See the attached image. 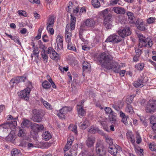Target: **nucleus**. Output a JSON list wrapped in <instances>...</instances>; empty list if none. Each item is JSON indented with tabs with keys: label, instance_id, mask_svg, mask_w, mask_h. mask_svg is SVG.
Masks as SVG:
<instances>
[{
	"label": "nucleus",
	"instance_id": "48",
	"mask_svg": "<svg viewBox=\"0 0 156 156\" xmlns=\"http://www.w3.org/2000/svg\"><path fill=\"white\" fill-rule=\"evenodd\" d=\"M111 115V116L110 117V121L115 124L116 121L115 116L114 115V113L113 115Z\"/></svg>",
	"mask_w": 156,
	"mask_h": 156
},
{
	"label": "nucleus",
	"instance_id": "43",
	"mask_svg": "<svg viewBox=\"0 0 156 156\" xmlns=\"http://www.w3.org/2000/svg\"><path fill=\"white\" fill-rule=\"evenodd\" d=\"M98 129L94 127H91L89 129L88 132L94 134L98 130Z\"/></svg>",
	"mask_w": 156,
	"mask_h": 156
},
{
	"label": "nucleus",
	"instance_id": "20",
	"mask_svg": "<svg viewBox=\"0 0 156 156\" xmlns=\"http://www.w3.org/2000/svg\"><path fill=\"white\" fill-rule=\"evenodd\" d=\"M70 16V28L71 30H73L75 29L76 18L72 14H71Z\"/></svg>",
	"mask_w": 156,
	"mask_h": 156
},
{
	"label": "nucleus",
	"instance_id": "57",
	"mask_svg": "<svg viewBox=\"0 0 156 156\" xmlns=\"http://www.w3.org/2000/svg\"><path fill=\"white\" fill-rule=\"evenodd\" d=\"M149 148L151 151H154L156 150V146L153 144H150Z\"/></svg>",
	"mask_w": 156,
	"mask_h": 156
},
{
	"label": "nucleus",
	"instance_id": "28",
	"mask_svg": "<svg viewBox=\"0 0 156 156\" xmlns=\"http://www.w3.org/2000/svg\"><path fill=\"white\" fill-rule=\"evenodd\" d=\"M9 123V128L11 129H14L17 126V122L16 120L8 122Z\"/></svg>",
	"mask_w": 156,
	"mask_h": 156
},
{
	"label": "nucleus",
	"instance_id": "25",
	"mask_svg": "<svg viewBox=\"0 0 156 156\" xmlns=\"http://www.w3.org/2000/svg\"><path fill=\"white\" fill-rule=\"evenodd\" d=\"M30 126V122L28 120L24 119L21 124V126L22 128L25 127H28Z\"/></svg>",
	"mask_w": 156,
	"mask_h": 156
},
{
	"label": "nucleus",
	"instance_id": "29",
	"mask_svg": "<svg viewBox=\"0 0 156 156\" xmlns=\"http://www.w3.org/2000/svg\"><path fill=\"white\" fill-rule=\"evenodd\" d=\"M41 101L43 103V105L47 109L50 110L52 109L51 105L48 102L45 101L42 99L41 100Z\"/></svg>",
	"mask_w": 156,
	"mask_h": 156
},
{
	"label": "nucleus",
	"instance_id": "60",
	"mask_svg": "<svg viewBox=\"0 0 156 156\" xmlns=\"http://www.w3.org/2000/svg\"><path fill=\"white\" fill-rule=\"evenodd\" d=\"M48 37L46 34H45L42 36V39L43 41L44 42H47L49 41V40L47 39Z\"/></svg>",
	"mask_w": 156,
	"mask_h": 156
},
{
	"label": "nucleus",
	"instance_id": "56",
	"mask_svg": "<svg viewBox=\"0 0 156 156\" xmlns=\"http://www.w3.org/2000/svg\"><path fill=\"white\" fill-rule=\"evenodd\" d=\"M27 145L28 149H31L34 147H36L35 146V144L32 143H28L27 144Z\"/></svg>",
	"mask_w": 156,
	"mask_h": 156
},
{
	"label": "nucleus",
	"instance_id": "33",
	"mask_svg": "<svg viewBox=\"0 0 156 156\" xmlns=\"http://www.w3.org/2000/svg\"><path fill=\"white\" fill-rule=\"evenodd\" d=\"M12 156H20V151L15 148L13 149L12 151Z\"/></svg>",
	"mask_w": 156,
	"mask_h": 156
},
{
	"label": "nucleus",
	"instance_id": "31",
	"mask_svg": "<svg viewBox=\"0 0 156 156\" xmlns=\"http://www.w3.org/2000/svg\"><path fill=\"white\" fill-rule=\"evenodd\" d=\"M52 56L51 58L54 60H58L59 58V55L54 50H52Z\"/></svg>",
	"mask_w": 156,
	"mask_h": 156
},
{
	"label": "nucleus",
	"instance_id": "53",
	"mask_svg": "<svg viewBox=\"0 0 156 156\" xmlns=\"http://www.w3.org/2000/svg\"><path fill=\"white\" fill-rule=\"evenodd\" d=\"M66 114L65 113H64V110L63 109V108L62 109H60L59 110V113H58L57 115L58 116L60 117L61 115L64 116Z\"/></svg>",
	"mask_w": 156,
	"mask_h": 156
},
{
	"label": "nucleus",
	"instance_id": "9",
	"mask_svg": "<svg viewBox=\"0 0 156 156\" xmlns=\"http://www.w3.org/2000/svg\"><path fill=\"white\" fill-rule=\"evenodd\" d=\"M122 40V38L115 34L111 35L106 39L105 41L112 42L114 43H118Z\"/></svg>",
	"mask_w": 156,
	"mask_h": 156
},
{
	"label": "nucleus",
	"instance_id": "7",
	"mask_svg": "<svg viewBox=\"0 0 156 156\" xmlns=\"http://www.w3.org/2000/svg\"><path fill=\"white\" fill-rule=\"evenodd\" d=\"M33 114L31 119L35 122H39L41 121L42 118L41 114L39 111L37 109H34L32 110Z\"/></svg>",
	"mask_w": 156,
	"mask_h": 156
},
{
	"label": "nucleus",
	"instance_id": "24",
	"mask_svg": "<svg viewBox=\"0 0 156 156\" xmlns=\"http://www.w3.org/2000/svg\"><path fill=\"white\" fill-rule=\"evenodd\" d=\"M120 115L122 118V122L126 124L127 123V118H128V116H126L125 114L122 111L120 112Z\"/></svg>",
	"mask_w": 156,
	"mask_h": 156
},
{
	"label": "nucleus",
	"instance_id": "16",
	"mask_svg": "<svg viewBox=\"0 0 156 156\" xmlns=\"http://www.w3.org/2000/svg\"><path fill=\"white\" fill-rule=\"evenodd\" d=\"M86 26L88 27H94L95 26V22L92 19H87L85 22Z\"/></svg>",
	"mask_w": 156,
	"mask_h": 156
},
{
	"label": "nucleus",
	"instance_id": "45",
	"mask_svg": "<svg viewBox=\"0 0 156 156\" xmlns=\"http://www.w3.org/2000/svg\"><path fill=\"white\" fill-rule=\"evenodd\" d=\"M138 29L141 30H144L145 28L144 27V24L143 22L140 23L137 26Z\"/></svg>",
	"mask_w": 156,
	"mask_h": 156
},
{
	"label": "nucleus",
	"instance_id": "63",
	"mask_svg": "<svg viewBox=\"0 0 156 156\" xmlns=\"http://www.w3.org/2000/svg\"><path fill=\"white\" fill-rule=\"evenodd\" d=\"M12 40H14V41L16 42H17L19 44L21 45V43L18 38L16 37H14Z\"/></svg>",
	"mask_w": 156,
	"mask_h": 156
},
{
	"label": "nucleus",
	"instance_id": "10",
	"mask_svg": "<svg viewBox=\"0 0 156 156\" xmlns=\"http://www.w3.org/2000/svg\"><path fill=\"white\" fill-rule=\"evenodd\" d=\"M117 32L120 37L122 38L129 36L131 34L130 29L129 27H125L123 29L120 30Z\"/></svg>",
	"mask_w": 156,
	"mask_h": 156
},
{
	"label": "nucleus",
	"instance_id": "41",
	"mask_svg": "<svg viewBox=\"0 0 156 156\" xmlns=\"http://www.w3.org/2000/svg\"><path fill=\"white\" fill-rule=\"evenodd\" d=\"M42 87L45 89H48L51 87V85L46 80L44 81L42 83Z\"/></svg>",
	"mask_w": 156,
	"mask_h": 156
},
{
	"label": "nucleus",
	"instance_id": "59",
	"mask_svg": "<svg viewBox=\"0 0 156 156\" xmlns=\"http://www.w3.org/2000/svg\"><path fill=\"white\" fill-rule=\"evenodd\" d=\"M3 128H4V129H9V123L8 122H6L3 124Z\"/></svg>",
	"mask_w": 156,
	"mask_h": 156
},
{
	"label": "nucleus",
	"instance_id": "15",
	"mask_svg": "<svg viewBox=\"0 0 156 156\" xmlns=\"http://www.w3.org/2000/svg\"><path fill=\"white\" fill-rule=\"evenodd\" d=\"M112 10L116 13L120 14H123L126 12V10L123 8L120 7H114Z\"/></svg>",
	"mask_w": 156,
	"mask_h": 156
},
{
	"label": "nucleus",
	"instance_id": "21",
	"mask_svg": "<svg viewBox=\"0 0 156 156\" xmlns=\"http://www.w3.org/2000/svg\"><path fill=\"white\" fill-rule=\"evenodd\" d=\"M19 81V76H18L10 80V82L11 87H13L15 86H16V84L20 82Z\"/></svg>",
	"mask_w": 156,
	"mask_h": 156
},
{
	"label": "nucleus",
	"instance_id": "26",
	"mask_svg": "<svg viewBox=\"0 0 156 156\" xmlns=\"http://www.w3.org/2000/svg\"><path fill=\"white\" fill-rule=\"evenodd\" d=\"M71 36L72 34L71 33L69 32L66 27L65 32V38L66 42L70 41Z\"/></svg>",
	"mask_w": 156,
	"mask_h": 156
},
{
	"label": "nucleus",
	"instance_id": "58",
	"mask_svg": "<svg viewBox=\"0 0 156 156\" xmlns=\"http://www.w3.org/2000/svg\"><path fill=\"white\" fill-rule=\"evenodd\" d=\"M100 123L101 125L107 131V130L106 129V127L107 126V124L105 122H103L102 121H100Z\"/></svg>",
	"mask_w": 156,
	"mask_h": 156
},
{
	"label": "nucleus",
	"instance_id": "35",
	"mask_svg": "<svg viewBox=\"0 0 156 156\" xmlns=\"http://www.w3.org/2000/svg\"><path fill=\"white\" fill-rule=\"evenodd\" d=\"M68 9L67 11L69 12H71V11L75 8V7L73 5L72 2H70L68 4Z\"/></svg>",
	"mask_w": 156,
	"mask_h": 156
},
{
	"label": "nucleus",
	"instance_id": "5",
	"mask_svg": "<svg viewBox=\"0 0 156 156\" xmlns=\"http://www.w3.org/2000/svg\"><path fill=\"white\" fill-rule=\"evenodd\" d=\"M96 150L97 154L99 156H104L106 151L102 142L99 140L97 142L96 145Z\"/></svg>",
	"mask_w": 156,
	"mask_h": 156
},
{
	"label": "nucleus",
	"instance_id": "3",
	"mask_svg": "<svg viewBox=\"0 0 156 156\" xmlns=\"http://www.w3.org/2000/svg\"><path fill=\"white\" fill-rule=\"evenodd\" d=\"M139 38V47L141 48L143 47H147V45L150 47H151L153 44L152 40L150 37H146L142 34H140L138 36Z\"/></svg>",
	"mask_w": 156,
	"mask_h": 156
},
{
	"label": "nucleus",
	"instance_id": "4",
	"mask_svg": "<svg viewBox=\"0 0 156 156\" xmlns=\"http://www.w3.org/2000/svg\"><path fill=\"white\" fill-rule=\"evenodd\" d=\"M121 151V147L117 145H112L108 147V152L114 156H120L119 152Z\"/></svg>",
	"mask_w": 156,
	"mask_h": 156
},
{
	"label": "nucleus",
	"instance_id": "54",
	"mask_svg": "<svg viewBox=\"0 0 156 156\" xmlns=\"http://www.w3.org/2000/svg\"><path fill=\"white\" fill-rule=\"evenodd\" d=\"M155 20V18L150 17L147 19V21L148 23H152L154 22Z\"/></svg>",
	"mask_w": 156,
	"mask_h": 156
},
{
	"label": "nucleus",
	"instance_id": "14",
	"mask_svg": "<svg viewBox=\"0 0 156 156\" xmlns=\"http://www.w3.org/2000/svg\"><path fill=\"white\" fill-rule=\"evenodd\" d=\"M54 23V17L53 16H50L47 20V30H48L49 27H52Z\"/></svg>",
	"mask_w": 156,
	"mask_h": 156
},
{
	"label": "nucleus",
	"instance_id": "42",
	"mask_svg": "<svg viewBox=\"0 0 156 156\" xmlns=\"http://www.w3.org/2000/svg\"><path fill=\"white\" fill-rule=\"evenodd\" d=\"M144 66V64L140 63L136 65L135 67L138 70H141L143 69Z\"/></svg>",
	"mask_w": 156,
	"mask_h": 156
},
{
	"label": "nucleus",
	"instance_id": "22",
	"mask_svg": "<svg viewBox=\"0 0 156 156\" xmlns=\"http://www.w3.org/2000/svg\"><path fill=\"white\" fill-rule=\"evenodd\" d=\"M90 64L87 62H84L83 63V72H88L90 69Z\"/></svg>",
	"mask_w": 156,
	"mask_h": 156
},
{
	"label": "nucleus",
	"instance_id": "36",
	"mask_svg": "<svg viewBox=\"0 0 156 156\" xmlns=\"http://www.w3.org/2000/svg\"><path fill=\"white\" fill-rule=\"evenodd\" d=\"M39 53V51L38 48L37 47L34 48L33 53L31 55V57L32 58H33V55H36L38 57L39 56V55H38Z\"/></svg>",
	"mask_w": 156,
	"mask_h": 156
},
{
	"label": "nucleus",
	"instance_id": "11",
	"mask_svg": "<svg viewBox=\"0 0 156 156\" xmlns=\"http://www.w3.org/2000/svg\"><path fill=\"white\" fill-rule=\"evenodd\" d=\"M95 141V138L93 136H89L87 137L85 142L86 145L88 147H92Z\"/></svg>",
	"mask_w": 156,
	"mask_h": 156
},
{
	"label": "nucleus",
	"instance_id": "52",
	"mask_svg": "<svg viewBox=\"0 0 156 156\" xmlns=\"http://www.w3.org/2000/svg\"><path fill=\"white\" fill-rule=\"evenodd\" d=\"M18 13L20 16H23L25 17L27 16V12L23 11H19Z\"/></svg>",
	"mask_w": 156,
	"mask_h": 156
},
{
	"label": "nucleus",
	"instance_id": "32",
	"mask_svg": "<svg viewBox=\"0 0 156 156\" xmlns=\"http://www.w3.org/2000/svg\"><path fill=\"white\" fill-rule=\"evenodd\" d=\"M91 3L92 5L95 8H98L100 6V4L98 0H92Z\"/></svg>",
	"mask_w": 156,
	"mask_h": 156
},
{
	"label": "nucleus",
	"instance_id": "37",
	"mask_svg": "<svg viewBox=\"0 0 156 156\" xmlns=\"http://www.w3.org/2000/svg\"><path fill=\"white\" fill-rule=\"evenodd\" d=\"M41 54L42 56V57L44 60V62L45 63H46L48 62V57L45 53V51H42Z\"/></svg>",
	"mask_w": 156,
	"mask_h": 156
},
{
	"label": "nucleus",
	"instance_id": "50",
	"mask_svg": "<svg viewBox=\"0 0 156 156\" xmlns=\"http://www.w3.org/2000/svg\"><path fill=\"white\" fill-rule=\"evenodd\" d=\"M39 48H40L42 49V51H45V47L44 45L42 44V43L41 41H39Z\"/></svg>",
	"mask_w": 156,
	"mask_h": 156
},
{
	"label": "nucleus",
	"instance_id": "34",
	"mask_svg": "<svg viewBox=\"0 0 156 156\" xmlns=\"http://www.w3.org/2000/svg\"><path fill=\"white\" fill-rule=\"evenodd\" d=\"M22 128H20V130L17 135L20 137H23L26 135L25 130Z\"/></svg>",
	"mask_w": 156,
	"mask_h": 156
},
{
	"label": "nucleus",
	"instance_id": "44",
	"mask_svg": "<svg viewBox=\"0 0 156 156\" xmlns=\"http://www.w3.org/2000/svg\"><path fill=\"white\" fill-rule=\"evenodd\" d=\"M105 110L106 113L109 114L111 115H113L114 113V112L109 107H106Z\"/></svg>",
	"mask_w": 156,
	"mask_h": 156
},
{
	"label": "nucleus",
	"instance_id": "61",
	"mask_svg": "<svg viewBox=\"0 0 156 156\" xmlns=\"http://www.w3.org/2000/svg\"><path fill=\"white\" fill-rule=\"evenodd\" d=\"M28 1L32 3H36V4H39L40 3V1L39 0H28Z\"/></svg>",
	"mask_w": 156,
	"mask_h": 156
},
{
	"label": "nucleus",
	"instance_id": "23",
	"mask_svg": "<svg viewBox=\"0 0 156 156\" xmlns=\"http://www.w3.org/2000/svg\"><path fill=\"white\" fill-rule=\"evenodd\" d=\"M8 141L13 142L15 139V135L14 131H11L7 137Z\"/></svg>",
	"mask_w": 156,
	"mask_h": 156
},
{
	"label": "nucleus",
	"instance_id": "12",
	"mask_svg": "<svg viewBox=\"0 0 156 156\" xmlns=\"http://www.w3.org/2000/svg\"><path fill=\"white\" fill-rule=\"evenodd\" d=\"M63 37L60 36H58L57 37L56 42L58 46V50H60L63 48Z\"/></svg>",
	"mask_w": 156,
	"mask_h": 156
},
{
	"label": "nucleus",
	"instance_id": "1",
	"mask_svg": "<svg viewBox=\"0 0 156 156\" xmlns=\"http://www.w3.org/2000/svg\"><path fill=\"white\" fill-rule=\"evenodd\" d=\"M113 57L109 53L104 52L101 53L98 59L101 66L106 69L113 70L116 73H119L121 76H123L126 72L125 70L121 71L118 63L113 61Z\"/></svg>",
	"mask_w": 156,
	"mask_h": 156
},
{
	"label": "nucleus",
	"instance_id": "64",
	"mask_svg": "<svg viewBox=\"0 0 156 156\" xmlns=\"http://www.w3.org/2000/svg\"><path fill=\"white\" fill-rule=\"evenodd\" d=\"M126 136L128 139H129L133 135L132 133L131 132L127 133L126 134Z\"/></svg>",
	"mask_w": 156,
	"mask_h": 156
},
{
	"label": "nucleus",
	"instance_id": "2",
	"mask_svg": "<svg viewBox=\"0 0 156 156\" xmlns=\"http://www.w3.org/2000/svg\"><path fill=\"white\" fill-rule=\"evenodd\" d=\"M101 13L104 19V25L106 29H111L112 27V17L111 14L109 12L108 9L102 11Z\"/></svg>",
	"mask_w": 156,
	"mask_h": 156
},
{
	"label": "nucleus",
	"instance_id": "51",
	"mask_svg": "<svg viewBox=\"0 0 156 156\" xmlns=\"http://www.w3.org/2000/svg\"><path fill=\"white\" fill-rule=\"evenodd\" d=\"M64 110V113L66 114L68 112L72 110V108L71 107H65L63 108Z\"/></svg>",
	"mask_w": 156,
	"mask_h": 156
},
{
	"label": "nucleus",
	"instance_id": "30",
	"mask_svg": "<svg viewBox=\"0 0 156 156\" xmlns=\"http://www.w3.org/2000/svg\"><path fill=\"white\" fill-rule=\"evenodd\" d=\"M89 124L88 120H85L82 124L80 125V127L81 129H85L88 126Z\"/></svg>",
	"mask_w": 156,
	"mask_h": 156
},
{
	"label": "nucleus",
	"instance_id": "55",
	"mask_svg": "<svg viewBox=\"0 0 156 156\" xmlns=\"http://www.w3.org/2000/svg\"><path fill=\"white\" fill-rule=\"evenodd\" d=\"M135 52L136 53V55H137L138 56H140L142 53L141 50L139 49H135Z\"/></svg>",
	"mask_w": 156,
	"mask_h": 156
},
{
	"label": "nucleus",
	"instance_id": "18",
	"mask_svg": "<svg viewBox=\"0 0 156 156\" xmlns=\"http://www.w3.org/2000/svg\"><path fill=\"white\" fill-rule=\"evenodd\" d=\"M83 106L82 105H77V110L78 112V114L79 116H83L84 115L86 114V112L83 108Z\"/></svg>",
	"mask_w": 156,
	"mask_h": 156
},
{
	"label": "nucleus",
	"instance_id": "8",
	"mask_svg": "<svg viewBox=\"0 0 156 156\" xmlns=\"http://www.w3.org/2000/svg\"><path fill=\"white\" fill-rule=\"evenodd\" d=\"M30 89L29 87H27L24 90H22L19 93L18 95L24 100L27 101L29 99V94L30 91Z\"/></svg>",
	"mask_w": 156,
	"mask_h": 156
},
{
	"label": "nucleus",
	"instance_id": "47",
	"mask_svg": "<svg viewBox=\"0 0 156 156\" xmlns=\"http://www.w3.org/2000/svg\"><path fill=\"white\" fill-rule=\"evenodd\" d=\"M133 101V98L132 96H130L129 97H127L126 98V103L128 105H129Z\"/></svg>",
	"mask_w": 156,
	"mask_h": 156
},
{
	"label": "nucleus",
	"instance_id": "6",
	"mask_svg": "<svg viewBox=\"0 0 156 156\" xmlns=\"http://www.w3.org/2000/svg\"><path fill=\"white\" fill-rule=\"evenodd\" d=\"M156 110V101L155 100L149 101L147 103L146 108V112L152 114Z\"/></svg>",
	"mask_w": 156,
	"mask_h": 156
},
{
	"label": "nucleus",
	"instance_id": "17",
	"mask_svg": "<svg viewBox=\"0 0 156 156\" xmlns=\"http://www.w3.org/2000/svg\"><path fill=\"white\" fill-rule=\"evenodd\" d=\"M150 123L152 125L151 127L154 130H156V117L154 115L151 116L149 118Z\"/></svg>",
	"mask_w": 156,
	"mask_h": 156
},
{
	"label": "nucleus",
	"instance_id": "38",
	"mask_svg": "<svg viewBox=\"0 0 156 156\" xmlns=\"http://www.w3.org/2000/svg\"><path fill=\"white\" fill-rule=\"evenodd\" d=\"M67 42L68 43L67 48L69 49L72 50L73 51H76L75 47L73 46L70 41Z\"/></svg>",
	"mask_w": 156,
	"mask_h": 156
},
{
	"label": "nucleus",
	"instance_id": "40",
	"mask_svg": "<svg viewBox=\"0 0 156 156\" xmlns=\"http://www.w3.org/2000/svg\"><path fill=\"white\" fill-rule=\"evenodd\" d=\"M39 125L36 123H33L31 125V129L35 132L38 131Z\"/></svg>",
	"mask_w": 156,
	"mask_h": 156
},
{
	"label": "nucleus",
	"instance_id": "62",
	"mask_svg": "<svg viewBox=\"0 0 156 156\" xmlns=\"http://www.w3.org/2000/svg\"><path fill=\"white\" fill-rule=\"evenodd\" d=\"M51 35H53L54 34V30L52 27H49L48 30H47Z\"/></svg>",
	"mask_w": 156,
	"mask_h": 156
},
{
	"label": "nucleus",
	"instance_id": "27",
	"mask_svg": "<svg viewBox=\"0 0 156 156\" xmlns=\"http://www.w3.org/2000/svg\"><path fill=\"white\" fill-rule=\"evenodd\" d=\"M44 140L46 141L48 140L51 137V136L50 133L48 132H45L42 136Z\"/></svg>",
	"mask_w": 156,
	"mask_h": 156
},
{
	"label": "nucleus",
	"instance_id": "13",
	"mask_svg": "<svg viewBox=\"0 0 156 156\" xmlns=\"http://www.w3.org/2000/svg\"><path fill=\"white\" fill-rule=\"evenodd\" d=\"M74 140V138L73 136H70L67 139V142L65 145L64 148V151L68 150L71 147L73 141Z\"/></svg>",
	"mask_w": 156,
	"mask_h": 156
},
{
	"label": "nucleus",
	"instance_id": "39",
	"mask_svg": "<svg viewBox=\"0 0 156 156\" xmlns=\"http://www.w3.org/2000/svg\"><path fill=\"white\" fill-rule=\"evenodd\" d=\"M105 138L106 142L109 144V146L114 145L112 141V139L108 136H105Z\"/></svg>",
	"mask_w": 156,
	"mask_h": 156
},
{
	"label": "nucleus",
	"instance_id": "19",
	"mask_svg": "<svg viewBox=\"0 0 156 156\" xmlns=\"http://www.w3.org/2000/svg\"><path fill=\"white\" fill-rule=\"evenodd\" d=\"M143 83V79H139L133 83V85L136 88H140L144 86Z\"/></svg>",
	"mask_w": 156,
	"mask_h": 156
},
{
	"label": "nucleus",
	"instance_id": "49",
	"mask_svg": "<svg viewBox=\"0 0 156 156\" xmlns=\"http://www.w3.org/2000/svg\"><path fill=\"white\" fill-rule=\"evenodd\" d=\"M127 15L128 19L131 21H132L134 19L133 14L131 12H127Z\"/></svg>",
	"mask_w": 156,
	"mask_h": 156
},
{
	"label": "nucleus",
	"instance_id": "46",
	"mask_svg": "<svg viewBox=\"0 0 156 156\" xmlns=\"http://www.w3.org/2000/svg\"><path fill=\"white\" fill-rule=\"evenodd\" d=\"M126 111L130 114H132L133 112L132 108L130 105H127L126 108Z\"/></svg>",
	"mask_w": 156,
	"mask_h": 156
}]
</instances>
